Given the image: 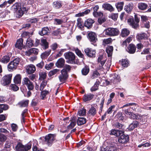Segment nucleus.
Wrapping results in <instances>:
<instances>
[{
    "label": "nucleus",
    "instance_id": "5fc2aeb1",
    "mask_svg": "<svg viewBox=\"0 0 151 151\" xmlns=\"http://www.w3.org/2000/svg\"><path fill=\"white\" fill-rule=\"evenodd\" d=\"M47 84V82L45 80H44L40 85V89L42 91L43 90Z\"/></svg>",
    "mask_w": 151,
    "mask_h": 151
},
{
    "label": "nucleus",
    "instance_id": "4c0bfd02",
    "mask_svg": "<svg viewBox=\"0 0 151 151\" xmlns=\"http://www.w3.org/2000/svg\"><path fill=\"white\" fill-rule=\"evenodd\" d=\"M17 66L12 61L8 65V68L9 71H11L14 69H15Z\"/></svg>",
    "mask_w": 151,
    "mask_h": 151
},
{
    "label": "nucleus",
    "instance_id": "13d9d810",
    "mask_svg": "<svg viewBox=\"0 0 151 151\" xmlns=\"http://www.w3.org/2000/svg\"><path fill=\"white\" fill-rule=\"evenodd\" d=\"M40 78L41 79H45L46 76V73L45 72H40L39 73Z\"/></svg>",
    "mask_w": 151,
    "mask_h": 151
},
{
    "label": "nucleus",
    "instance_id": "4be33fe9",
    "mask_svg": "<svg viewBox=\"0 0 151 151\" xmlns=\"http://www.w3.org/2000/svg\"><path fill=\"white\" fill-rule=\"evenodd\" d=\"M65 61L64 59L61 58L59 59L56 63V66L58 68H62L64 65Z\"/></svg>",
    "mask_w": 151,
    "mask_h": 151
},
{
    "label": "nucleus",
    "instance_id": "5701e85b",
    "mask_svg": "<svg viewBox=\"0 0 151 151\" xmlns=\"http://www.w3.org/2000/svg\"><path fill=\"white\" fill-rule=\"evenodd\" d=\"M100 83L99 80L97 79L94 85L90 89L91 91H94L98 90L99 89V86Z\"/></svg>",
    "mask_w": 151,
    "mask_h": 151
},
{
    "label": "nucleus",
    "instance_id": "473e14b6",
    "mask_svg": "<svg viewBox=\"0 0 151 151\" xmlns=\"http://www.w3.org/2000/svg\"><path fill=\"white\" fill-rule=\"evenodd\" d=\"M113 50V47L112 46H109L107 47L106 52L108 54V57L111 56Z\"/></svg>",
    "mask_w": 151,
    "mask_h": 151
},
{
    "label": "nucleus",
    "instance_id": "37998d69",
    "mask_svg": "<svg viewBox=\"0 0 151 151\" xmlns=\"http://www.w3.org/2000/svg\"><path fill=\"white\" fill-rule=\"evenodd\" d=\"M41 45L44 49H47L49 47L48 43L46 39H43L41 40Z\"/></svg>",
    "mask_w": 151,
    "mask_h": 151
},
{
    "label": "nucleus",
    "instance_id": "c756f323",
    "mask_svg": "<svg viewBox=\"0 0 151 151\" xmlns=\"http://www.w3.org/2000/svg\"><path fill=\"white\" fill-rule=\"evenodd\" d=\"M49 29L47 27H45L42 28L41 31H40L39 34L40 35L43 36L45 35H47L49 33Z\"/></svg>",
    "mask_w": 151,
    "mask_h": 151
},
{
    "label": "nucleus",
    "instance_id": "680f3d73",
    "mask_svg": "<svg viewBox=\"0 0 151 151\" xmlns=\"http://www.w3.org/2000/svg\"><path fill=\"white\" fill-rule=\"evenodd\" d=\"M132 40L131 37H129L123 42L122 45H127V44L129 43Z\"/></svg>",
    "mask_w": 151,
    "mask_h": 151
},
{
    "label": "nucleus",
    "instance_id": "2eb2a0df",
    "mask_svg": "<svg viewBox=\"0 0 151 151\" xmlns=\"http://www.w3.org/2000/svg\"><path fill=\"white\" fill-rule=\"evenodd\" d=\"M106 58L103 55H100L98 58V62L100 67H102L106 61Z\"/></svg>",
    "mask_w": 151,
    "mask_h": 151
},
{
    "label": "nucleus",
    "instance_id": "603ef678",
    "mask_svg": "<svg viewBox=\"0 0 151 151\" xmlns=\"http://www.w3.org/2000/svg\"><path fill=\"white\" fill-rule=\"evenodd\" d=\"M86 109L82 108L79 109L78 112V114L80 116H83L86 114Z\"/></svg>",
    "mask_w": 151,
    "mask_h": 151
},
{
    "label": "nucleus",
    "instance_id": "72a5a7b5",
    "mask_svg": "<svg viewBox=\"0 0 151 151\" xmlns=\"http://www.w3.org/2000/svg\"><path fill=\"white\" fill-rule=\"evenodd\" d=\"M53 6L54 8L58 9L60 8L62 6L60 1H56L53 3Z\"/></svg>",
    "mask_w": 151,
    "mask_h": 151
},
{
    "label": "nucleus",
    "instance_id": "39448f33",
    "mask_svg": "<svg viewBox=\"0 0 151 151\" xmlns=\"http://www.w3.org/2000/svg\"><path fill=\"white\" fill-rule=\"evenodd\" d=\"M12 74H9L6 75L2 78L1 83L3 86H5L11 83Z\"/></svg>",
    "mask_w": 151,
    "mask_h": 151
},
{
    "label": "nucleus",
    "instance_id": "e2e57ef3",
    "mask_svg": "<svg viewBox=\"0 0 151 151\" xmlns=\"http://www.w3.org/2000/svg\"><path fill=\"white\" fill-rule=\"evenodd\" d=\"M32 146V143L31 142H30L28 143L27 145L25 146H24V147L25 148V151H27L28 150L31 149Z\"/></svg>",
    "mask_w": 151,
    "mask_h": 151
},
{
    "label": "nucleus",
    "instance_id": "8fccbe9b",
    "mask_svg": "<svg viewBox=\"0 0 151 151\" xmlns=\"http://www.w3.org/2000/svg\"><path fill=\"white\" fill-rule=\"evenodd\" d=\"M9 89L13 91H17L19 89V87L15 84H11L9 86Z\"/></svg>",
    "mask_w": 151,
    "mask_h": 151
},
{
    "label": "nucleus",
    "instance_id": "ddd939ff",
    "mask_svg": "<svg viewBox=\"0 0 151 151\" xmlns=\"http://www.w3.org/2000/svg\"><path fill=\"white\" fill-rule=\"evenodd\" d=\"M129 140V137L128 135H126L122 134L121 135L118 139V142L121 143H125Z\"/></svg>",
    "mask_w": 151,
    "mask_h": 151
},
{
    "label": "nucleus",
    "instance_id": "f704fd0d",
    "mask_svg": "<svg viewBox=\"0 0 151 151\" xmlns=\"http://www.w3.org/2000/svg\"><path fill=\"white\" fill-rule=\"evenodd\" d=\"M96 108L93 106H92L88 111L89 115L92 116H94L96 114Z\"/></svg>",
    "mask_w": 151,
    "mask_h": 151
},
{
    "label": "nucleus",
    "instance_id": "ea45409f",
    "mask_svg": "<svg viewBox=\"0 0 151 151\" xmlns=\"http://www.w3.org/2000/svg\"><path fill=\"white\" fill-rule=\"evenodd\" d=\"M122 132L115 129H112L111 130L110 134L115 135L116 136H118L120 135V134Z\"/></svg>",
    "mask_w": 151,
    "mask_h": 151
},
{
    "label": "nucleus",
    "instance_id": "f03ea898",
    "mask_svg": "<svg viewBox=\"0 0 151 151\" xmlns=\"http://www.w3.org/2000/svg\"><path fill=\"white\" fill-rule=\"evenodd\" d=\"M104 33L109 36H114L119 35V31L117 28L109 27L104 30Z\"/></svg>",
    "mask_w": 151,
    "mask_h": 151
},
{
    "label": "nucleus",
    "instance_id": "9d476101",
    "mask_svg": "<svg viewBox=\"0 0 151 151\" xmlns=\"http://www.w3.org/2000/svg\"><path fill=\"white\" fill-rule=\"evenodd\" d=\"M68 73L62 70H61L60 74L58 76V78L61 84L65 83L68 77Z\"/></svg>",
    "mask_w": 151,
    "mask_h": 151
},
{
    "label": "nucleus",
    "instance_id": "cd10ccee",
    "mask_svg": "<svg viewBox=\"0 0 151 151\" xmlns=\"http://www.w3.org/2000/svg\"><path fill=\"white\" fill-rule=\"evenodd\" d=\"M21 76L20 74L17 75L14 79V81L15 84H20L21 83Z\"/></svg>",
    "mask_w": 151,
    "mask_h": 151
},
{
    "label": "nucleus",
    "instance_id": "bb28decb",
    "mask_svg": "<svg viewBox=\"0 0 151 151\" xmlns=\"http://www.w3.org/2000/svg\"><path fill=\"white\" fill-rule=\"evenodd\" d=\"M147 4L145 3H139L138 5V9L144 11L147 9Z\"/></svg>",
    "mask_w": 151,
    "mask_h": 151
},
{
    "label": "nucleus",
    "instance_id": "4468645a",
    "mask_svg": "<svg viewBox=\"0 0 151 151\" xmlns=\"http://www.w3.org/2000/svg\"><path fill=\"white\" fill-rule=\"evenodd\" d=\"M23 39L20 38L18 39L15 44V47L18 49L21 50L24 48V46L23 45Z\"/></svg>",
    "mask_w": 151,
    "mask_h": 151
},
{
    "label": "nucleus",
    "instance_id": "0eeeda50",
    "mask_svg": "<svg viewBox=\"0 0 151 151\" xmlns=\"http://www.w3.org/2000/svg\"><path fill=\"white\" fill-rule=\"evenodd\" d=\"M119 150L114 145L111 144L106 146L104 145L101 148V151H119Z\"/></svg>",
    "mask_w": 151,
    "mask_h": 151
},
{
    "label": "nucleus",
    "instance_id": "393cba45",
    "mask_svg": "<svg viewBox=\"0 0 151 151\" xmlns=\"http://www.w3.org/2000/svg\"><path fill=\"white\" fill-rule=\"evenodd\" d=\"M133 9V4L130 3L126 5L124 7L125 10L128 13L131 12Z\"/></svg>",
    "mask_w": 151,
    "mask_h": 151
},
{
    "label": "nucleus",
    "instance_id": "a18cd8bd",
    "mask_svg": "<svg viewBox=\"0 0 151 151\" xmlns=\"http://www.w3.org/2000/svg\"><path fill=\"white\" fill-rule=\"evenodd\" d=\"M29 101L28 100L21 101L19 103V104L21 107H24L27 106L28 104Z\"/></svg>",
    "mask_w": 151,
    "mask_h": 151
},
{
    "label": "nucleus",
    "instance_id": "c9c22d12",
    "mask_svg": "<svg viewBox=\"0 0 151 151\" xmlns=\"http://www.w3.org/2000/svg\"><path fill=\"white\" fill-rule=\"evenodd\" d=\"M124 5L123 2H118L116 4V6L119 12L121 11L123 9Z\"/></svg>",
    "mask_w": 151,
    "mask_h": 151
},
{
    "label": "nucleus",
    "instance_id": "0e129e2a",
    "mask_svg": "<svg viewBox=\"0 0 151 151\" xmlns=\"http://www.w3.org/2000/svg\"><path fill=\"white\" fill-rule=\"evenodd\" d=\"M93 14L95 17H99L101 18L103 16V14L101 12L93 13Z\"/></svg>",
    "mask_w": 151,
    "mask_h": 151
},
{
    "label": "nucleus",
    "instance_id": "6e6d98bb",
    "mask_svg": "<svg viewBox=\"0 0 151 151\" xmlns=\"http://www.w3.org/2000/svg\"><path fill=\"white\" fill-rule=\"evenodd\" d=\"M59 71L58 69H54L49 72L48 75L49 76H51L56 74Z\"/></svg>",
    "mask_w": 151,
    "mask_h": 151
},
{
    "label": "nucleus",
    "instance_id": "6e6552de",
    "mask_svg": "<svg viewBox=\"0 0 151 151\" xmlns=\"http://www.w3.org/2000/svg\"><path fill=\"white\" fill-rule=\"evenodd\" d=\"M12 9L14 12L20 16H22L23 14L22 9L20 4L19 3H16L12 6Z\"/></svg>",
    "mask_w": 151,
    "mask_h": 151
},
{
    "label": "nucleus",
    "instance_id": "49530a36",
    "mask_svg": "<svg viewBox=\"0 0 151 151\" xmlns=\"http://www.w3.org/2000/svg\"><path fill=\"white\" fill-rule=\"evenodd\" d=\"M10 59V58L9 56L6 55L2 57L0 61L4 63H7L9 61Z\"/></svg>",
    "mask_w": 151,
    "mask_h": 151
},
{
    "label": "nucleus",
    "instance_id": "de8ad7c7",
    "mask_svg": "<svg viewBox=\"0 0 151 151\" xmlns=\"http://www.w3.org/2000/svg\"><path fill=\"white\" fill-rule=\"evenodd\" d=\"M51 51V50H49L42 53L41 55L42 58L45 59L47 58L50 54Z\"/></svg>",
    "mask_w": 151,
    "mask_h": 151
},
{
    "label": "nucleus",
    "instance_id": "20e7f679",
    "mask_svg": "<svg viewBox=\"0 0 151 151\" xmlns=\"http://www.w3.org/2000/svg\"><path fill=\"white\" fill-rule=\"evenodd\" d=\"M64 55L65 59L68 60L67 62L70 64H76L75 61V56L74 54L72 52H66L64 54Z\"/></svg>",
    "mask_w": 151,
    "mask_h": 151
},
{
    "label": "nucleus",
    "instance_id": "b1692460",
    "mask_svg": "<svg viewBox=\"0 0 151 151\" xmlns=\"http://www.w3.org/2000/svg\"><path fill=\"white\" fill-rule=\"evenodd\" d=\"M39 52V50L38 49L35 48H32L30 49L28 51L27 53L29 55L32 54H34L35 55L38 54Z\"/></svg>",
    "mask_w": 151,
    "mask_h": 151
},
{
    "label": "nucleus",
    "instance_id": "6ab92c4d",
    "mask_svg": "<svg viewBox=\"0 0 151 151\" xmlns=\"http://www.w3.org/2000/svg\"><path fill=\"white\" fill-rule=\"evenodd\" d=\"M35 70V67L33 65L30 64L27 67L26 70L28 74H31L33 73Z\"/></svg>",
    "mask_w": 151,
    "mask_h": 151
},
{
    "label": "nucleus",
    "instance_id": "f257e3e1",
    "mask_svg": "<svg viewBox=\"0 0 151 151\" xmlns=\"http://www.w3.org/2000/svg\"><path fill=\"white\" fill-rule=\"evenodd\" d=\"M134 110L136 108L135 107H130L128 109H123V111L127 117L131 119L142 120L145 116L136 114L131 111V109Z\"/></svg>",
    "mask_w": 151,
    "mask_h": 151
},
{
    "label": "nucleus",
    "instance_id": "1a4fd4ad",
    "mask_svg": "<svg viewBox=\"0 0 151 151\" xmlns=\"http://www.w3.org/2000/svg\"><path fill=\"white\" fill-rule=\"evenodd\" d=\"M139 22V18L137 16L135 15L134 21L133 19L130 18L128 20V22L133 28H137L138 25V23Z\"/></svg>",
    "mask_w": 151,
    "mask_h": 151
},
{
    "label": "nucleus",
    "instance_id": "4d7b16f0",
    "mask_svg": "<svg viewBox=\"0 0 151 151\" xmlns=\"http://www.w3.org/2000/svg\"><path fill=\"white\" fill-rule=\"evenodd\" d=\"M9 108V106L7 104H0V109L2 110V112L3 110H6Z\"/></svg>",
    "mask_w": 151,
    "mask_h": 151
},
{
    "label": "nucleus",
    "instance_id": "c85d7f7f",
    "mask_svg": "<svg viewBox=\"0 0 151 151\" xmlns=\"http://www.w3.org/2000/svg\"><path fill=\"white\" fill-rule=\"evenodd\" d=\"M136 37L139 40L146 39L147 38V35L145 33L139 34L137 35Z\"/></svg>",
    "mask_w": 151,
    "mask_h": 151
},
{
    "label": "nucleus",
    "instance_id": "09e8293b",
    "mask_svg": "<svg viewBox=\"0 0 151 151\" xmlns=\"http://www.w3.org/2000/svg\"><path fill=\"white\" fill-rule=\"evenodd\" d=\"M77 26L81 30L83 28V23L81 19L78 18L77 19Z\"/></svg>",
    "mask_w": 151,
    "mask_h": 151
},
{
    "label": "nucleus",
    "instance_id": "a211bd4d",
    "mask_svg": "<svg viewBox=\"0 0 151 151\" xmlns=\"http://www.w3.org/2000/svg\"><path fill=\"white\" fill-rule=\"evenodd\" d=\"M95 21L93 19H88L86 20L84 22V25L88 29H90L92 27L93 24L94 23Z\"/></svg>",
    "mask_w": 151,
    "mask_h": 151
},
{
    "label": "nucleus",
    "instance_id": "7ed1b4c3",
    "mask_svg": "<svg viewBox=\"0 0 151 151\" xmlns=\"http://www.w3.org/2000/svg\"><path fill=\"white\" fill-rule=\"evenodd\" d=\"M56 134H49L45 136L44 139L45 144L51 146L56 141Z\"/></svg>",
    "mask_w": 151,
    "mask_h": 151
},
{
    "label": "nucleus",
    "instance_id": "2f4dec72",
    "mask_svg": "<svg viewBox=\"0 0 151 151\" xmlns=\"http://www.w3.org/2000/svg\"><path fill=\"white\" fill-rule=\"evenodd\" d=\"M63 69L61 70L68 73L70 72L72 68V67L66 64L63 66Z\"/></svg>",
    "mask_w": 151,
    "mask_h": 151
},
{
    "label": "nucleus",
    "instance_id": "c03bdc74",
    "mask_svg": "<svg viewBox=\"0 0 151 151\" xmlns=\"http://www.w3.org/2000/svg\"><path fill=\"white\" fill-rule=\"evenodd\" d=\"M26 45L28 47H30L34 45L33 41L30 38L27 39L26 43Z\"/></svg>",
    "mask_w": 151,
    "mask_h": 151
},
{
    "label": "nucleus",
    "instance_id": "a878e982",
    "mask_svg": "<svg viewBox=\"0 0 151 151\" xmlns=\"http://www.w3.org/2000/svg\"><path fill=\"white\" fill-rule=\"evenodd\" d=\"M86 122V119L84 117H78L77 120V124L79 126L85 124Z\"/></svg>",
    "mask_w": 151,
    "mask_h": 151
},
{
    "label": "nucleus",
    "instance_id": "aec40b11",
    "mask_svg": "<svg viewBox=\"0 0 151 151\" xmlns=\"http://www.w3.org/2000/svg\"><path fill=\"white\" fill-rule=\"evenodd\" d=\"M94 96V95L92 93L85 94L83 96V99L84 101H89L92 99Z\"/></svg>",
    "mask_w": 151,
    "mask_h": 151
},
{
    "label": "nucleus",
    "instance_id": "79ce46f5",
    "mask_svg": "<svg viewBox=\"0 0 151 151\" xmlns=\"http://www.w3.org/2000/svg\"><path fill=\"white\" fill-rule=\"evenodd\" d=\"M120 77L117 75L115 74L114 75L113 79H111V82L114 83H116L120 81Z\"/></svg>",
    "mask_w": 151,
    "mask_h": 151
},
{
    "label": "nucleus",
    "instance_id": "f8f14e48",
    "mask_svg": "<svg viewBox=\"0 0 151 151\" xmlns=\"http://www.w3.org/2000/svg\"><path fill=\"white\" fill-rule=\"evenodd\" d=\"M88 36L89 40L92 44L93 43L96 42L97 40V35L94 32H90L88 34Z\"/></svg>",
    "mask_w": 151,
    "mask_h": 151
},
{
    "label": "nucleus",
    "instance_id": "423d86ee",
    "mask_svg": "<svg viewBox=\"0 0 151 151\" xmlns=\"http://www.w3.org/2000/svg\"><path fill=\"white\" fill-rule=\"evenodd\" d=\"M22 83L23 85L26 86L29 90H32L34 88L33 83L27 77L23 79Z\"/></svg>",
    "mask_w": 151,
    "mask_h": 151
},
{
    "label": "nucleus",
    "instance_id": "338daca9",
    "mask_svg": "<svg viewBox=\"0 0 151 151\" xmlns=\"http://www.w3.org/2000/svg\"><path fill=\"white\" fill-rule=\"evenodd\" d=\"M118 13H112L111 15V17L114 21H116L118 17Z\"/></svg>",
    "mask_w": 151,
    "mask_h": 151
},
{
    "label": "nucleus",
    "instance_id": "412c9836",
    "mask_svg": "<svg viewBox=\"0 0 151 151\" xmlns=\"http://www.w3.org/2000/svg\"><path fill=\"white\" fill-rule=\"evenodd\" d=\"M50 93V92L45 90H42L40 93V97L42 100L46 99L47 97L48 94Z\"/></svg>",
    "mask_w": 151,
    "mask_h": 151
},
{
    "label": "nucleus",
    "instance_id": "e433bc0d",
    "mask_svg": "<svg viewBox=\"0 0 151 151\" xmlns=\"http://www.w3.org/2000/svg\"><path fill=\"white\" fill-rule=\"evenodd\" d=\"M16 149L17 151H25L24 145L20 143H18L16 146Z\"/></svg>",
    "mask_w": 151,
    "mask_h": 151
},
{
    "label": "nucleus",
    "instance_id": "69168bd1",
    "mask_svg": "<svg viewBox=\"0 0 151 151\" xmlns=\"http://www.w3.org/2000/svg\"><path fill=\"white\" fill-rule=\"evenodd\" d=\"M7 138L6 136L4 134L0 133V142H4Z\"/></svg>",
    "mask_w": 151,
    "mask_h": 151
},
{
    "label": "nucleus",
    "instance_id": "dca6fc26",
    "mask_svg": "<svg viewBox=\"0 0 151 151\" xmlns=\"http://www.w3.org/2000/svg\"><path fill=\"white\" fill-rule=\"evenodd\" d=\"M102 7L104 10H106L110 12H113L114 9L110 4L106 3L104 4L102 6Z\"/></svg>",
    "mask_w": 151,
    "mask_h": 151
},
{
    "label": "nucleus",
    "instance_id": "864d4df0",
    "mask_svg": "<svg viewBox=\"0 0 151 151\" xmlns=\"http://www.w3.org/2000/svg\"><path fill=\"white\" fill-rule=\"evenodd\" d=\"M75 51L76 53L78 56L81 58H84V55L82 53L81 51L78 48L76 49Z\"/></svg>",
    "mask_w": 151,
    "mask_h": 151
},
{
    "label": "nucleus",
    "instance_id": "a19ab883",
    "mask_svg": "<svg viewBox=\"0 0 151 151\" xmlns=\"http://www.w3.org/2000/svg\"><path fill=\"white\" fill-rule=\"evenodd\" d=\"M89 71V68L88 66H85L82 70L81 72L82 75L86 76L88 74Z\"/></svg>",
    "mask_w": 151,
    "mask_h": 151
},
{
    "label": "nucleus",
    "instance_id": "052dcab7",
    "mask_svg": "<svg viewBox=\"0 0 151 151\" xmlns=\"http://www.w3.org/2000/svg\"><path fill=\"white\" fill-rule=\"evenodd\" d=\"M134 106V107H135L136 108H137L138 106V105L137 104H136L135 103H128L124 105L122 108H124L125 107L128 106Z\"/></svg>",
    "mask_w": 151,
    "mask_h": 151
},
{
    "label": "nucleus",
    "instance_id": "774afa93",
    "mask_svg": "<svg viewBox=\"0 0 151 151\" xmlns=\"http://www.w3.org/2000/svg\"><path fill=\"white\" fill-rule=\"evenodd\" d=\"M54 65L53 63H50V64H47L45 66V69L47 70H50L51 68Z\"/></svg>",
    "mask_w": 151,
    "mask_h": 151
},
{
    "label": "nucleus",
    "instance_id": "bf43d9fd",
    "mask_svg": "<svg viewBox=\"0 0 151 151\" xmlns=\"http://www.w3.org/2000/svg\"><path fill=\"white\" fill-rule=\"evenodd\" d=\"M99 76L100 74L97 71H94L93 72L91 76V78L92 79H93L98 77Z\"/></svg>",
    "mask_w": 151,
    "mask_h": 151
},
{
    "label": "nucleus",
    "instance_id": "58836bf2",
    "mask_svg": "<svg viewBox=\"0 0 151 151\" xmlns=\"http://www.w3.org/2000/svg\"><path fill=\"white\" fill-rule=\"evenodd\" d=\"M91 11L89 9H86L84 12H80L76 14V17H80L84 16L85 15H86L90 13Z\"/></svg>",
    "mask_w": 151,
    "mask_h": 151
},
{
    "label": "nucleus",
    "instance_id": "7c9ffc66",
    "mask_svg": "<svg viewBox=\"0 0 151 151\" xmlns=\"http://www.w3.org/2000/svg\"><path fill=\"white\" fill-rule=\"evenodd\" d=\"M130 33V31L126 28L123 29L121 31V35L122 37H124L128 36Z\"/></svg>",
    "mask_w": 151,
    "mask_h": 151
},
{
    "label": "nucleus",
    "instance_id": "3c124183",
    "mask_svg": "<svg viewBox=\"0 0 151 151\" xmlns=\"http://www.w3.org/2000/svg\"><path fill=\"white\" fill-rule=\"evenodd\" d=\"M122 66L125 67L128 66L129 63V61L127 59H122L121 62Z\"/></svg>",
    "mask_w": 151,
    "mask_h": 151
},
{
    "label": "nucleus",
    "instance_id": "9b49d317",
    "mask_svg": "<svg viewBox=\"0 0 151 151\" xmlns=\"http://www.w3.org/2000/svg\"><path fill=\"white\" fill-rule=\"evenodd\" d=\"M84 52L86 55L89 57H95L96 53V50L89 47L84 50Z\"/></svg>",
    "mask_w": 151,
    "mask_h": 151
},
{
    "label": "nucleus",
    "instance_id": "f3484780",
    "mask_svg": "<svg viewBox=\"0 0 151 151\" xmlns=\"http://www.w3.org/2000/svg\"><path fill=\"white\" fill-rule=\"evenodd\" d=\"M126 50L130 54H134L136 51V47L134 45L131 44L128 45Z\"/></svg>",
    "mask_w": 151,
    "mask_h": 151
}]
</instances>
